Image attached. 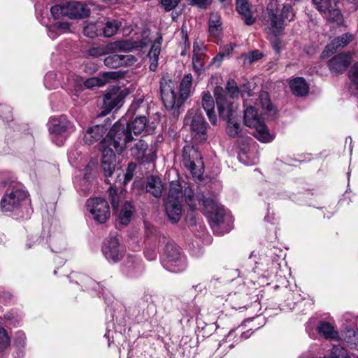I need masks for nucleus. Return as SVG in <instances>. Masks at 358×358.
<instances>
[{"label": "nucleus", "instance_id": "obj_1", "mask_svg": "<svg viewBox=\"0 0 358 358\" xmlns=\"http://www.w3.org/2000/svg\"><path fill=\"white\" fill-rule=\"evenodd\" d=\"M214 96L216 100L219 115L227 120V133L233 138H238L236 145L239 149L238 157L240 162L245 163V138L241 134L242 129L237 122L238 106L234 102L228 101L226 94L222 87L217 86L214 90Z\"/></svg>", "mask_w": 358, "mask_h": 358}, {"label": "nucleus", "instance_id": "obj_2", "mask_svg": "<svg viewBox=\"0 0 358 358\" xmlns=\"http://www.w3.org/2000/svg\"><path fill=\"white\" fill-rule=\"evenodd\" d=\"M259 106H261L264 113L269 116H275L277 114V109L271 102L268 92H261L256 107H248V127L250 128L248 133L262 143H269L274 139L275 135L270 132L264 120L259 116Z\"/></svg>", "mask_w": 358, "mask_h": 358}, {"label": "nucleus", "instance_id": "obj_3", "mask_svg": "<svg viewBox=\"0 0 358 358\" xmlns=\"http://www.w3.org/2000/svg\"><path fill=\"white\" fill-rule=\"evenodd\" d=\"M122 122L114 124L106 137L101 143L102 162H115V154L120 153L123 147L131 142L129 135L124 130Z\"/></svg>", "mask_w": 358, "mask_h": 358}, {"label": "nucleus", "instance_id": "obj_4", "mask_svg": "<svg viewBox=\"0 0 358 358\" xmlns=\"http://www.w3.org/2000/svg\"><path fill=\"white\" fill-rule=\"evenodd\" d=\"M282 0H270L267 12L271 27L280 32L288 22L294 20V13L289 4L282 3Z\"/></svg>", "mask_w": 358, "mask_h": 358}, {"label": "nucleus", "instance_id": "obj_5", "mask_svg": "<svg viewBox=\"0 0 358 358\" xmlns=\"http://www.w3.org/2000/svg\"><path fill=\"white\" fill-rule=\"evenodd\" d=\"M6 188L1 199V209L4 212H13L18 210L27 199V192L20 184L15 182H3Z\"/></svg>", "mask_w": 358, "mask_h": 358}, {"label": "nucleus", "instance_id": "obj_6", "mask_svg": "<svg viewBox=\"0 0 358 358\" xmlns=\"http://www.w3.org/2000/svg\"><path fill=\"white\" fill-rule=\"evenodd\" d=\"M55 19L67 17L71 20H82L90 15L91 10L87 4L78 1H70L62 5H55L50 8Z\"/></svg>", "mask_w": 358, "mask_h": 358}, {"label": "nucleus", "instance_id": "obj_7", "mask_svg": "<svg viewBox=\"0 0 358 358\" xmlns=\"http://www.w3.org/2000/svg\"><path fill=\"white\" fill-rule=\"evenodd\" d=\"M182 162L193 178L200 180L203 173L204 164L201 153L193 145L183 148Z\"/></svg>", "mask_w": 358, "mask_h": 358}, {"label": "nucleus", "instance_id": "obj_8", "mask_svg": "<svg viewBox=\"0 0 358 358\" xmlns=\"http://www.w3.org/2000/svg\"><path fill=\"white\" fill-rule=\"evenodd\" d=\"M163 264L167 270L173 273L182 272L186 268V262L180 249L173 243H169L166 245Z\"/></svg>", "mask_w": 358, "mask_h": 358}, {"label": "nucleus", "instance_id": "obj_9", "mask_svg": "<svg viewBox=\"0 0 358 358\" xmlns=\"http://www.w3.org/2000/svg\"><path fill=\"white\" fill-rule=\"evenodd\" d=\"M74 127L66 117L60 116L58 118H52L50 122L49 130L52 135V138L58 145L63 144L64 136L73 131Z\"/></svg>", "mask_w": 358, "mask_h": 358}, {"label": "nucleus", "instance_id": "obj_10", "mask_svg": "<svg viewBox=\"0 0 358 358\" xmlns=\"http://www.w3.org/2000/svg\"><path fill=\"white\" fill-rule=\"evenodd\" d=\"M87 206L94 220L99 223H104L110 217L109 206L103 199H90L87 201Z\"/></svg>", "mask_w": 358, "mask_h": 358}, {"label": "nucleus", "instance_id": "obj_11", "mask_svg": "<svg viewBox=\"0 0 358 358\" xmlns=\"http://www.w3.org/2000/svg\"><path fill=\"white\" fill-rule=\"evenodd\" d=\"M185 124L189 125L191 130L198 135H201V140L205 141V133L208 123L200 110L191 109L188 111L185 119Z\"/></svg>", "mask_w": 358, "mask_h": 358}, {"label": "nucleus", "instance_id": "obj_12", "mask_svg": "<svg viewBox=\"0 0 358 358\" xmlns=\"http://www.w3.org/2000/svg\"><path fill=\"white\" fill-rule=\"evenodd\" d=\"M159 84L162 100L164 106L169 110H172L176 106L178 108L180 107L181 105H178L176 94L174 91L173 83L168 78L163 77Z\"/></svg>", "mask_w": 358, "mask_h": 358}, {"label": "nucleus", "instance_id": "obj_13", "mask_svg": "<svg viewBox=\"0 0 358 358\" xmlns=\"http://www.w3.org/2000/svg\"><path fill=\"white\" fill-rule=\"evenodd\" d=\"M102 252L108 261L115 263L122 259L124 249L117 237H110L102 247Z\"/></svg>", "mask_w": 358, "mask_h": 358}, {"label": "nucleus", "instance_id": "obj_14", "mask_svg": "<svg viewBox=\"0 0 358 358\" xmlns=\"http://www.w3.org/2000/svg\"><path fill=\"white\" fill-rule=\"evenodd\" d=\"M352 62L349 52H341L331 57L327 62L329 71L333 75L343 73Z\"/></svg>", "mask_w": 358, "mask_h": 358}, {"label": "nucleus", "instance_id": "obj_15", "mask_svg": "<svg viewBox=\"0 0 358 358\" xmlns=\"http://www.w3.org/2000/svg\"><path fill=\"white\" fill-rule=\"evenodd\" d=\"M127 90H121L119 87H113L109 90L103 96V106L105 114L108 113L112 109L117 106L127 95Z\"/></svg>", "mask_w": 358, "mask_h": 358}, {"label": "nucleus", "instance_id": "obj_16", "mask_svg": "<svg viewBox=\"0 0 358 358\" xmlns=\"http://www.w3.org/2000/svg\"><path fill=\"white\" fill-rule=\"evenodd\" d=\"M355 38V36L351 33H345L334 38L329 44H328L324 50L321 54V57L325 58L329 54H333L337 50L343 48L350 43Z\"/></svg>", "mask_w": 358, "mask_h": 358}, {"label": "nucleus", "instance_id": "obj_17", "mask_svg": "<svg viewBox=\"0 0 358 358\" xmlns=\"http://www.w3.org/2000/svg\"><path fill=\"white\" fill-rule=\"evenodd\" d=\"M120 122H124L122 123L124 130L129 135L131 141L133 139L131 137V134L133 133L134 135H138L141 134L145 130L147 124V120L145 116L137 117L130 122H128L127 119L122 118L115 124H119Z\"/></svg>", "mask_w": 358, "mask_h": 358}, {"label": "nucleus", "instance_id": "obj_18", "mask_svg": "<svg viewBox=\"0 0 358 358\" xmlns=\"http://www.w3.org/2000/svg\"><path fill=\"white\" fill-rule=\"evenodd\" d=\"M213 223L214 230L215 227L220 228L222 231L228 232L231 229V218L225 213L224 209L219 207L213 214H209Z\"/></svg>", "mask_w": 358, "mask_h": 358}, {"label": "nucleus", "instance_id": "obj_19", "mask_svg": "<svg viewBox=\"0 0 358 358\" xmlns=\"http://www.w3.org/2000/svg\"><path fill=\"white\" fill-rule=\"evenodd\" d=\"M136 58L131 55L114 54L106 57L104 64L110 68H118L123 66L131 65L136 62Z\"/></svg>", "mask_w": 358, "mask_h": 358}, {"label": "nucleus", "instance_id": "obj_20", "mask_svg": "<svg viewBox=\"0 0 358 358\" xmlns=\"http://www.w3.org/2000/svg\"><path fill=\"white\" fill-rule=\"evenodd\" d=\"M120 73L115 71L104 72L99 76L92 77L87 79L83 83V86L86 88H92L94 87H102L111 80L119 78Z\"/></svg>", "mask_w": 358, "mask_h": 358}, {"label": "nucleus", "instance_id": "obj_21", "mask_svg": "<svg viewBox=\"0 0 358 358\" xmlns=\"http://www.w3.org/2000/svg\"><path fill=\"white\" fill-rule=\"evenodd\" d=\"M202 107L206 113L210 122L215 124L217 122V117L215 113V102L213 96L209 92H203L202 93Z\"/></svg>", "mask_w": 358, "mask_h": 358}, {"label": "nucleus", "instance_id": "obj_22", "mask_svg": "<svg viewBox=\"0 0 358 358\" xmlns=\"http://www.w3.org/2000/svg\"><path fill=\"white\" fill-rule=\"evenodd\" d=\"M182 201H166V212L172 222H178L181 217L182 212Z\"/></svg>", "mask_w": 358, "mask_h": 358}, {"label": "nucleus", "instance_id": "obj_23", "mask_svg": "<svg viewBox=\"0 0 358 358\" xmlns=\"http://www.w3.org/2000/svg\"><path fill=\"white\" fill-rule=\"evenodd\" d=\"M148 145L143 140H139L131 148V155L138 161L149 162L152 159L150 157V151L148 150Z\"/></svg>", "mask_w": 358, "mask_h": 358}, {"label": "nucleus", "instance_id": "obj_24", "mask_svg": "<svg viewBox=\"0 0 358 358\" xmlns=\"http://www.w3.org/2000/svg\"><path fill=\"white\" fill-rule=\"evenodd\" d=\"M106 129L102 125L90 127L84 135L83 141L87 145H92L102 138Z\"/></svg>", "mask_w": 358, "mask_h": 358}, {"label": "nucleus", "instance_id": "obj_25", "mask_svg": "<svg viewBox=\"0 0 358 358\" xmlns=\"http://www.w3.org/2000/svg\"><path fill=\"white\" fill-rule=\"evenodd\" d=\"M222 23L221 16L217 13L210 15L208 21V31L210 36L214 38H219L222 33Z\"/></svg>", "mask_w": 358, "mask_h": 358}, {"label": "nucleus", "instance_id": "obj_26", "mask_svg": "<svg viewBox=\"0 0 358 358\" xmlns=\"http://www.w3.org/2000/svg\"><path fill=\"white\" fill-rule=\"evenodd\" d=\"M192 76L189 73L184 76L180 86V96L178 99V105H182L191 94Z\"/></svg>", "mask_w": 358, "mask_h": 358}, {"label": "nucleus", "instance_id": "obj_27", "mask_svg": "<svg viewBox=\"0 0 358 358\" xmlns=\"http://www.w3.org/2000/svg\"><path fill=\"white\" fill-rule=\"evenodd\" d=\"M196 199L199 200V203L203 206V211L206 214H213L219 208L215 198L207 196L203 193H198Z\"/></svg>", "mask_w": 358, "mask_h": 358}, {"label": "nucleus", "instance_id": "obj_28", "mask_svg": "<svg viewBox=\"0 0 358 358\" xmlns=\"http://www.w3.org/2000/svg\"><path fill=\"white\" fill-rule=\"evenodd\" d=\"M289 87L296 96H303L308 93V85L303 78L298 77L292 80L289 82Z\"/></svg>", "mask_w": 358, "mask_h": 358}, {"label": "nucleus", "instance_id": "obj_29", "mask_svg": "<svg viewBox=\"0 0 358 358\" xmlns=\"http://www.w3.org/2000/svg\"><path fill=\"white\" fill-rule=\"evenodd\" d=\"M146 191L155 197L162 196L163 191V185L160 178L157 176H152L147 179L145 185Z\"/></svg>", "mask_w": 358, "mask_h": 358}, {"label": "nucleus", "instance_id": "obj_30", "mask_svg": "<svg viewBox=\"0 0 358 358\" xmlns=\"http://www.w3.org/2000/svg\"><path fill=\"white\" fill-rule=\"evenodd\" d=\"M68 31H70V24L67 22H57L48 28L49 36L52 39Z\"/></svg>", "mask_w": 358, "mask_h": 358}, {"label": "nucleus", "instance_id": "obj_31", "mask_svg": "<svg viewBox=\"0 0 358 358\" xmlns=\"http://www.w3.org/2000/svg\"><path fill=\"white\" fill-rule=\"evenodd\" d=\"M161 51V42L159 40L155 43L148 53V57L150 61V69L152 71H155L158 66V57Z\"/></svg>", "mask_w": 358, "mask_h": 358}, {"label": "nucleus", "instance_id": "obj_32", "mask_svg": "<svg viewBox=\"0 0 358 358\" xmlns=\"http://www.w3.org/2000/svg\"><path fill=\"white\" fill-rule=\"evenodd\" d=\"M134 212V207L129 202H125L118 215L119 222L122 225H127L131 220Z\"/></svg>", "mask_w": 358, "mask_h": 358}, {"label": "nucleus", "instance_id": "obj_33", "mask_svg": "<svg viewBox=\"0 0 358 358\" xmlns=\"http://www.w3.org/2000/svg\"><path fill=\"white\" fill-rule=\"evenodd\" d=\"M121 26L122 22L118 20L107 21L105 24V27L103 28V36L105 37L114 36Z\"/></svg>", "mask_w": 358, "mask_h": 358}, {"label": "nucleus", "instance_id": "obj_34", "mask_svg": "<svg viewBox=\"0 0 358 358\" xmlns=\"http://www.w3.org/2000/svg\"><path fill=\"white\" fill-rule=\"evenodd\" d=\"M318 332L325 338H336L338 333L334 329V327L328 322L321 323L318 328Z\"/></svg>", "mask_w": 358, "mask_h": 358}, {"label": "nucleus", "instance_id": "obj_35", "mask_svg": "<svg viewBox=\"0 0 358 358\" xmlns=\"http://www.w3.org/2000/svg\"><path fill=\"white\" fill-rule=\"evenodd\" d=\"M166 201H182V192L181 187L178 183L171 182L170 185L169 193Z\"/></svg>", "mask_w": 358, "mask_h": 358}, {"label": "nucleus", "instance_id": "obj_36", "mask_svg": "<svg viewBox=\"0 0 358 358\" xmlns=\"http://www.w3.org/2000/svg\"><path fill=\"white\" fill-rule=\"evenodd\" d=\"M324 358H351L347 351L341 345H334L331 349L330 355Z\"/></svg>", "mask_w": 358, "mask_h": 358}, {"label": "nucleus", "instance_id": "obj_37", "mask_svg": "<svg viewBox=\"0 0 358 358\" xmlns=\"http://www.w3.org/2000/svg\"><path fill=\"white\" fill-rule=\"evenodd\" d=\"M205 57L206 55L192 56L193 69L198 74L203 70Z\"/></svg>", "mask_w": 358, "mask_h": 358}, {"label": "nucleus", "instance_id": "obj_38", "mask_svg": "<svg viewBox=\"0 0 358 358\" xmlns=\"http://www.w3.org/2000/svg\"><path fill=\"white\" fill-rule=\"evenodd\" d=\"M348 77L355 90H358V62L352 64L348 72Z\"/></svg>", "mask_w": 358, "mask_h": 358}, {"label": "nucleus", "instance_id": "obj_39", "mask_svg": "<svg viewBox=\"0 0 358 358\" xmlns=\"http://www.w3.org/2000/svg\"><path fill=\"white\" fill-rule=\"evenodd\" d=\"M325 13H327V17L331 22L341 24L343 22V15L338 9H330L327 10Z\"/></svg>", "mask_w": 358, "mask_h": 358}, {"label": "nucleus", "instance_id": "obj_40", "mask_svg": "<svg viewBox=\"0 0 358 358\" xmlns=\"http://www.w3.org/2000/svg\"><path fill=\"white\" fill-rule=\"evenodd\" d=\"M114 46H115V49H116V50H123V51H130L133 48H136L137 45H136V43H132L131 41H130L129 40H126V41H117L116 43H114Z\"/></svg>", "mask_w": 358, "mask_h": 358}, {"label": "nucleus", "instance_id": "obj_41", "mask_svg": "<svg viewBox=\"0 0 358 358\" xmlns=\"http://www.w3.org/2000/svg\"><path fill=\"white\" fill-rule=\"evenodd\" d=\"M185 196L186 203L192 210H194L196 207L197 202L199 203V200L196 199V195L192 194V190L190 189H186L185 190Z\"/></svg>", "mask_w": 358, "mask_h": 358}, {"label": "nucleus", "instance_id": "obj_42", "mask_svg": "<svg viewBox=\"0 0 358 358\" xmlns=\"http://www.w3.org/2000/svg\"><path fill=\"white\" fill-rule=\"evenodd\" d=\"M10 340L6 331L0 327V351L3 352L10 345Z\"/></svg>", "mask_w": 358, "mask_h": 358}, {"label": "nucleus", "instance_id": "obj_43", "mask_svg": "<svg viewBox=\"0 0 358 358\" xmlns=\"http://www.w3.org/2000/svg\"><path fill=\"white\" fill-rule=\"evenodd\" d=\"M84 35L89 38H94L98 35V28L96 24L95 23H89L87 24L83 29Z\"/></svg>", "mask_w": 358, "mask_h": 358}, {"label": "nucleus", "instance_id": "obj_44", "mask_svg": "<svg viewBox=\"0 0 358 358\" xmlns=\"http://www.w3.org/2000/svg\"><path fill=\"white\" fill-rule=\"evenodd\" d=\"M226 89L232 98L237 97L240 93L237 84L234 80H229L227 82Z\"/></svg>", "mask_w": 358, "mask_h": 358}, {"label": "nucleus", "instance_id": "obj_45", "mask_svg": "<svg viewBox=\"0 0 358 358\" xmlns=\"http://www.w3.org/2000/svg\"><path fill=\"white\" fill-rule=\"evenodd\" d=\"M316 8L321 13H326L331 6V3L329 0H312Z\"/></svg>", "mask_w": 358, "mask_h": 358}, {"label": "nucleus", "instance_id": "obj_46", "mask_svg": "<svg viewBox=\"0 0 358 358\" xmlns=\"http://www.w3.org/2000/svg\"><path fill=\"white\" fill-rule=\"evenodd\" d=\"M236 9L246 23V0H236Z\"/></svg>", "mask_w": 358, "mask_h": 358}, {"label": "nucleus", "instance_id": "obj_47", "mask_svg": "<svg viewBox=\"0 0 358 358\" xmlns=\"http://www.w3.org/2000/svg\"><path fill=\"white\" fill-rule=\"evenodd\" d=\"M136 169V164L130 163L128 165L126 173L124 174V185H126L133 178Z\"/></svg>", "mask_w": 358, "mask_h": 358}, {"label": "nucleus", "instance_id": "obj_48", "mask_svg": "<svg viewBox=\"0 0 358 358\" xmlns=\"http://www.w3.org/2000/svg\"><path fill=\"white\" fill-rule=\"evenodd\" d=\"M103 170L106 176H110L115 167V162H102L101 163Z\"/></svg>", "mask_w": 358, "mask_h": 358}, {"label": "nucleus", "instance_id": "obj_49", "mask_svg": "<svg viewBox=\"0 0 358 358\" xmlns=\"http://www.w3.org/2000/svg\"><path fill=\"white\" fill-rule=\"evenodd\" d=\"M109 198L113 209H115L119 205L120 196L117 194L115 189L110 187L108 189Z\"/></svg>", "mask_w": 358, "mask_h": 358}, {"label": "nucleus", "instance_id": "obj_50", "mask_svg": "<svg viewBox=\"0 0 358 358\" xmlns=\"http://www.w3.org/2000/svg\"><path fill=\"white\" fill-rule=\"evenodd\" d=\"M181 0H161V4L166 11H170L175 8Z\"/></svg>", "mask_w": 358, "mask_h": 358}, {"label": "nucleus", "instance_id": "obj_51", "mask_svg": "<svg viewBox=\"0 0 358 358\" xmlns=\"http://www.w3.org/2000/svg\"><path fill=\"white\" fill-rule=\"evenodd\" d=\"M205 55V48L201 43L194 42L193 44V56Z\"/></svg>", "mask_w": 358, "mask_h": 358}, {"label": "nucleus", "instance_id": "obj_52", "mask_svg": "<svg viewBox=\"0 0 358 358\" xmlns=\"http://www.w3.org/2000/svg\"><path fill=\"white\" fill-rule=\"evenodd\" d=\"M189 4L196 5L200 8H206L210 3V0H188Z\"/></svg>", "mask_w": 358, "mask_h": 358}, {"label": "nucleus", "instance_id": "obj_53", "mask_svg": "<svg viewBox=\"0 0 358 358\" xmlns=\"http://www.w3.org/2000/svg\"><path fill=\"white\" fill-rule=\"evenodd\" d=\"M143 103V100L142 99H138L134 101L131 103L128 113H134L137 110V109L141 107V105Z\"/></svg>", "mask_w": 358, "mask_h": 358}, {"label": "nucleus", "instance_id": "obj_54", "mask_svg": "<svg viewBox=\"0 0 358 358\" xmlns=\"http://www.w3.org/2000/svg\"><path fill=\"white\" fill-rule=\"evenodd\" d=\"M224 57V53L220 52L211 61V64L219 67Z\"/></svg>", "mask_w": 358, "mask_h": 358}, {"label": "nucleus", "instance_id": "obj_55", "mask_svg": "<svg viewBox=\"0 0 358 358\" xmlns=\"http://www.w3.org/2000/svg\"><path fill=\"white\" fill-rule=\"evenodd\" d=\"M262 57V54L259 51L255 50L252 51L250 55H248V59H249L250 62H252L261 59Z\"/></svg>", "mask_w": 358, "mask_h": 358}, {"label": "nucleus", "instance_id": "obj_56", "mask_svg": "<svg viewBox=\"0 0 358 358\" xmlns=\"http://www.w3.org/2000/svg\"><path fill=\"white\" fill-rule=\"evenodd\" d=\"M89 54L93 57H99L103 54V50L101 48H93L89 50Z\"/></svg>", "mask_w": 358, "mask_h": 358}, {"label": "nucleus", "instance_id": "obj_57", "mask_svg": "<svg viewBox=\"0 0 358 358\" xmlns=\"http://www.w3.org/2000/svg\"><path fill=\"white\" fill-rule=\"evenodd\" d=\"M145 255L148 260H153L157 257V253L153 250L147 249L145 251Z\"/></svg>", "mask_w": 358, "mask_h": 358}, {"label": "nucleus", "instance_id": "obj_58", "mask_svg": "<svg viewBox=\"0 0 358 358\" xmlns=\"http://www.w3.org/2000/svg\"><path fill=\"white\" fill-rule=\"evenodd\" d=\"M234 47V45H233L232 44L226 45L225 46H224L223 50L221 52L224 53V57L228 56L232 52Z\"/></svg>", "mask_w": 358, "mask_h": 358}, {"label": "nucleus", "instance_id": "obj_59", "mask_svg": "<svg viewBox=\"0 0 358 358\" xmlns=\"http://www.w3.org/2000/svg\"><path fill=\"white\" fill-rule=\"evenodd\" d=\"M50 244H51L52 250L55 252H59L64 246V241H62V243H61V246L62 247H57L56 245H55V241H51Z\"/></svg>", "mask_w": 358, "mask_h": 358}, {"label": "nucleus", "instance_id": "obj_60", "mask_svg": "<svg viewBox=\"0 0 358 358\" xmlns=\"http://www.w3.org/2000/svg\"><path fill=\"white\" fill-rule=\"evenodd\" d=\"M256 17L250 14V10L248 6V25L252 24L255 22Z\"/></svg>", "mask_w": 358, "mask_h": 358}, {"label": "nucleus", "instance_id": "obj_61", "mask_svg": "<svg viewBox=\"0 0 358 358\" xmlns=\"http://www.w3.org/2000/svg\"><path fill=\"white\" fill-rule=\"evenodd\" d=\"M273 46L274 50L276 51V52H280V42L278 41H276L273 43Z\"/></svg>", "mask_w": 358, "mask_h": 358}, {"label": "nucleus", "instance_id": "obj_62", "mask_svg": "<svg viewBox=\"0 0 358 358\" xmlns=\"http://www.w3.org/2000/svg\"><path fill=\"white\" fill-rule=\"evenodd\" d=\"M220 2L224 6H229L231 2V0H219Z\"/></svg>", "mask_w": 358, "mask_h": 358}, {"label": "nucleus", "instance_id": "obj_63", "mask_svg": "<svg viewBox=\"0 0 358 358\" xmlns=\"http://www.w3.org/2000/svg\"><path fill=\"white\" fill-rule=\"evenodd\" d=\"M76 92H78V91H80V90H83V85H82L81 84L76 85Z\"/></svg>", "mask_w": 358, "mask_h": 358}, {"label": "nucleus", "instance_id": "obj_64", "mask_svg": "<svg viewBox=\"0 0 358 358\" xmlns=\"http://www.w3.org/2000/svg\"><path fill=\"white\" fill-rule=\"evenodd\" d=\"M5 318L7 320H10L12 319V317H11V315L10 314H6L5 315Z\"/></svg>", "mask_w": 358, "mask_h": 358}]
</instances>
